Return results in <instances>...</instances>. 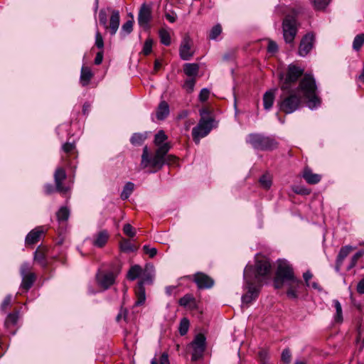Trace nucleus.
I'll use <instances>...</instances> for the list:
<instances>
[{"instance_id":"1","label":"nucleus","mask_w":364,"mask_h":364,"mask_svg":"<svg viewBox=\"0 0 364 364\" xmlns=\"http://www.w3.org/2000/svg\"><path fill=\"white\" fill-rule=\"evenodd\" d=\"M317 87L314 78L310 74L300 80L296 89L281 90L278 105L285 114H291L299 109L304 99L308 107L314 109L320 105L321 100L316 95Z\"/></svg>"},{"instance_id":"2","label":"nucleus","mask_w":364,"mask_h":364,"mask_svg":"<svg viewBox=\"0 0 364 364\" xmlns=\"http://www.w3.org/2000/svg\"><path fill=\"white\" fill-rule=\"evenodd\" d=\"M271 271L272 265L269 259L260 256L256 258L255 267L247 265L244 270V277L246 281H252L254 277L255 282H260L269 276Z\"/></svg>"},{"instance_id":"3","label":"nucleus","mask_w":364,"mask_h":364,"mask_svg":"<svg viewBox=\"0 0 364 364\" xmlns=\"http://www.w3.org/2000/svg\"><path fill=\"white\" fill-rule=\"evenodd\" d=\"M304 69L295 64L288 65L285 73H280L279 75V86L281 90L296 89L297 82L302 78Z\"/></svg>"},{"instance_id":"4","label":"nucleus","mask_w":364,"mask_h":364,"mask_svg":"<svg viewBox=\"0 0 364 364\" xmlns=\"http://www.w3.org/2000/svg\"><path fill=\"white\" fill-rule=\"evenodd\" d=\"M294 274L291 266L285 260H279L274 284L276 289H280L285 282L294 278Z\"/></svg>"},{"instance_id":"5","label":"nucleus","mask_w":364,"mask_h":364,"mask_svg":"<svg viewBox=\"0 0 364 364\" xmlns=\"http://www.w3.org/2000/svg\"><path fill=\"white\" fill-rule=\"evenodd\" d=\"M247 141L255 149L263 151L273 150L277 147V142L274 139L259 134H249Z\"/></svg>"},{"instance_id":"6","label":"nucleus","mask_w":364,"mask_h":364,"mask_svg":"<svg viewBox=\"0 0 364 364\" xmlns=\"http://www.w3.org/2000/svg\"><path fill=\"white\" fill-rule=\"evenodd\" d=\"M206 111L205 109L200 111L201 118L198 125L192 130L193 139L196 144H199L200 139L208 135L212 129L213 121L211 118H205L203 117V114Z\"/></svg>"},{"instance_id":"7","label":"nucleus","mask_w":364,"mask_h":364,"mask_svg":"<svg viewBox=\"0 0 364 364\" xmlns=\"http://www.w3.org/2000/svg\"><path fill=\"white\" fill-rule=\"evenodd\" d=\"M99 21L100 23L105 27V29L109 30L111 35H114L119 26L120 17L119 13L117 10L111 11V16L109 23L107 24V14L105 9H101L99 12Z\"/></svg>"},{"instance_id":"8","label":"nucleus","mask_w":364,"mask_h":364,"mask_svg":"<svg viewBox=\"0 0 364 364\" xmlns=\"http://www.w3.org/2000/svg\"><path fill=\"white\" fill-rule=\"evenodd\" d=\"M163 165V161L155 155L154 156H150L146 146L144 147L140 163L141 169H147V172L154 173L161 169Z\"/></svg>"},{"instance_id":"9","label":"nucleus","mask_w":364,"mask_h":364,"mask_svg":"<svg viewBox=\"0 0 364 364\" xmlns=\"http://www.w3.org/2000/svg\"><path fill=\"white\" fill-rule=\"evenodd\" d=\"M298 31L296 19L293 16H287L282 22L283 37L287 43H293Z\"/></svg>"},{"instance_id":"10","label":"nucleus","mask_w":364,"mask_h":364,"mask_svg":"<svg viewBox=\"0 0 364 364\" xmlns=\"http://www.w3.org/2000/svg\"><path fill=\"white\" fill-rule=\"evenodd\" d=\"M191 346L193 348L191 359L193 361H196L203 357L205 351V337L204 335L198 334L191 343Z\"/></svg>"},{"instance_id":"11","label":"nucleus","mask_w":364,"mask_h":364,"mask_svg":"<svg viewBox=\"0 0 364 364\" xmlns=\"http://www.w3.org/2000/svg\"><path fill=\"white\" fill-rule=\"evenodd\" d=\"M31 267L28 263H23L20 268V273L22 277L21 287L23 289L28 291L36 280V274L30 272Z\"/></svg>"},{"instance_id":"12","label":"nucleus","mask_w":364,"mask_h":364,"mask_svg":"<svg viewBox=\"0 0 364 364\" xmlns=\"http://www.w3.org/2000/svg\"><path fill=\"white\" fill-rule=\"evenodd\" d=\"M116 277V274L112 272L98 271L96 274V281L100 287L107 289L114 283Z\"/></svg>"},{"instance_id":"13","label":"nucleus","mask_w":364,"mask_h":364,"mask_svg":"<svg viewBox=\"0 0 364 364\" xmlns=\"http://www.w3.org/2000/svg\"><path fill=\"white\" fill-rule=\"evenodd\" d=\"M193 42L188 36H186L180 46L179 53L180 57L183 60H188L194 54L192 50Z\"/></svg>"},{"instance_id":"14","label":"nucleus","mask_w":364,"mask_h":364,"mask_svg":"<svg viewBox=\"0 0 364 364\" xmlns=\"http://www.w3.org/2000/svg\"><path fill=\"white\" fill-rule=\"evenodd\" d=\"M314 36L313 33H309L306 34L301 39L299 47V55L306 56L312 49L314 43Z\"/></svg>"},{"instance_id":"15","label":"nucleus","mask_w":364,"mask_h":364,"mask_svg":"<svg viewBox=\"0 0 364 364\" xmlns=\"http://www.w3.org/2000/svg\"><path fill=\"white\" fill-rule=\"evenodd\" d=\"M66 178V173L64 168H58L54 173V181L55 183V189L58 192L65 194L69 191V188L63 184V181Z\"/></svg>"},{"instance_id":"16","label":"nucleus","mask_w":364,"mask_h":364,"mask_svg":"<svg viewBox=\"0 0 364 364\" xmlns=\"http://www.w3.org/2000/svg\"><path fill=\"white\" fill-rule=\"evenodd\" d=\"M151 18V8L146 4H142L138 15V23L139 26L147 28Z\"/></svg>"},{"instance_id":"17","label":"nucleus","mask_w":364,"mask_h":364,"mask_svg":"<svg viewBox=\"0 0 364 364\" xmlns=\"http://www.w3.org/2000/svg\"><path fill=\"white\" fill-rule=\"evenodd\" d=\"M193 280L199 289H209L214 285V280L203 272L195 274Z\"/></svg>"},{"instance_id":"18","label":"nucleus","mask_w":364,"mask_h":364,"mask_svg":"<svg viewBox=\"0 0 364 364\" xmlns=\"http://www.w3.org/2000/svg\"><path fill=\"white\" fill-rule=\"evenodd\" d=\"M158 146L159 147L156 149L154 155L158 157L159 159L163 161V164L165 163L171 164L175 161L176 157L171 155L168 156L166 159H165V156L171 147L168 143H164Z\"/></svg>"},{"instance_id":"19","label":"nucleus","mask_w":364,"mask_h":364,"mask_svg":"<svg viewBox=\"0 0 364 364\" xmlns=\"http://www.w3.org/2000/svg\"><path fill=\"white\" fill-rule=\"evenodd\" d=\"M284 284L287 286V296L290 299H296L298 297L299 289L301 287L302 282L294 277Z\"/></svg>"},{"instance_id":"20","label":"nucleus","mask_w":364,"mask_h":364,"mask_svg":"<svg viewBox=\"0 0 364 364\" xmlns=\"http://www.w3.org/2000/svg\"><path fill=\"white\" fill-rule=\"evenodd\" d=\"M248 285V292L242 296V303L249 304L256 299L258 294V289L254 286L252 281H246Z\"/></svg>"},{"instance_id":"21","label":"nucleus","mask_w":364,"mask_h":364,"mask_svg":"<svg viewBox=\"0 0 364 364\" xmlns=\"http://www.w3.org/2000/svg\"><path fill=\"white\" fill-rule=\"evenodd\" d=\"M136 301L135 306H139L144 304L146 301V291L145 288L142 286L141 283H138L135 288Z\"/></svg>"},{"instance_id":"22","label":"nucleus","mask_w":364,"mask_h":364,"mask_svg":"<svg viewBox=\"0 0 364 364\" xmlns=\"http://www.w3.org/2000/svg\"><path fill=\"white\" fill-rule=\"evenodd\" d=\"M43 232V230L40 228L33 229L27 235L25 240L26 244L32 245L37 243L39 241Z\"/></svg>"},{"instance_id":"23","label":"nucleus","mask_w":364,"mask_h":364,"mask_svg":"<svg viewBox=\"0 0 364 364\" xmlns=\"http://www.w3.org/2000/svg\"><path fill=\"white\" fill-rule=\"evenodd\" d=\"M303 178L309 184H316L321 179V176L319 174L314 173L310 168L306 167L303 171Z\"/></svg>"},{"instance_id":"24","label":"nucleus","mask_w":364,"mask_h":364,"mask_svg":"<svg viewBox=\"0 0 364 364\" xmlns=\"http://www.w3.org/2000/svg\"><path fill=\"white\" fill-rule=\"evenodd\" d=\"M183 72L189 77L195 78L199 72V65L197 63H186L183 65Z\"/></svg>"},{"instance_id":"25","label":"nucleus","mask_w":364,"mask_h":364,"mask_svg":"<svg viewBox=\"0 0 364 364\" xmlns=\"http://www.w3.org/2000/svg\"><path fill=\"white\" fill-rule=\"evenodd\" d=\"M169 114V106L165 101H161L156 110V118L159 120H163Z\"/></svg>"},{"instance_id":"26","label":"nucleus","mask_w":364,"mask_h":364,"mask_svg":"<svg viewBox=\"0 0 364 364\" xmlns=\"http://www.w3.org/2000/svg\"><path fill=\"white\" fill-rule=\"evenodd\" d=\"M108 238V232L106 230H102L96 235L93 245L98 247H102L107 243Z\"/></svg>"},{"instance_id":"27","label":"nucleus","mask_w":364,"mask_h":364,"mask_svg":"<svg viewBox=\"0 0 364 364\" xmlns=\"http://www.w3.org/2000/svg\"><path fill=\"white\" fill-rule=\"evenodd\" d=\"M34 260L43 267L47 265L45 248L41 247L37 248L34 254Z\"/></svg>"},{"instance_id":"28","label":"nucleus","mask_w":364,"mask_h":364,"mask_svg":"<svg viewBox=\"0 0 364 364\" xmlns=\"http://www.w3.org/2000/svg\"><path fill=\"white\" fill-rule=\"evenodd\" d=\"M93 74L88 67H82L81 69L80 74V82L82 86H86L89 84L92 79Z\"/></svg>"},{"instance_id":"29","label":"nucleus","mask_w":364,"mask_h":364,"mask_svg":"<svg viewBox=\"0 0 364 364\" xmlns=\"http://www.w3.org/2000/svg\"><path fill=\"white\" fill-rule=\"evenodd\" d=\"M142 272L143 269H141V267L138 264H135L131 267V268L129 269L127 273V278L128 279L133 281L136 278L141 277Z\"/></svg>"},{"instance_id":"30","label":"nucleus","mask_w":364,"mask_h":364,"mask_svg":"<svg viewBox=\"0 0 364 364\" xmlns=\"http://www.w3.org/2000/svg\"><path fill=\"white\" fill-rule=\"evenodd\" d=\"M274 101V92L272 90L266 92L263 96V103L265 109H269Z\"/></svg>"},{"instance_id":"31","label":"nucleus","mask_w":364,"mask_h":364,"mask_svg":"<svg viewBox=\"0 0 364 364\" xmlns=\"http://www.w3.org/2000/svg\"><path fill=\"white\" fill-rule=\"evenodd\" d=\"M120 249L122 251L125 252H134L137 247L134 246L132 242L127 239H123L120 242Z\"/></svg>"},{"instance_id":"32","label":"nucleus","mask_w":364,"mask_h":364,"mask_svg":"<svg viewBox=\"0 0 364 364\" xmlns=\"http://www.w3.org/2000/svg\"><path fill=\"white\" fill-rule=\"evenodd\" d=\"M70 216V210L66 207H61L56 213L57 219L59 222L67 221Z\"/></svg>"},{"instance_id":"33","label":"nucleus","mask_w":364,"mask_h":364,"mask_svg":"<svg viewBox=\"0 0 364 364\" xmlns=\"http://www.w3.org/2000/svg\"><path fill=\"white\" fill-rule=\"evenodd\" d=\"M141 277V279L138 283H141L142 286H144L145 283L152 282L154 274L151 271H149L148 268L146 267L144 270H143Z\"/></svg>"},{"instance_id":"34","label":"nucleus","mask_w":364,"mask_h":364,"mask_svg":"<svg viewBox=\"0 0 364 364\" xmlns=\"http://www.w3.org/2000/svg\"><path fill=\"white\" fill-rule=\"evenodd\" d=\"M333 302L336 309L335 321L341 323L343 321V313L341 303L338 300H333Z\"/></svg>"},{"instance_id":"35","label":"nucleus","mask_w":364,"mask_h":364,"mask_svg":"<svg viewBox=\"0 0 364 364\" xmlns=\"http://www.w3.org/2000/svg\"><path fill=\"white\" fill-rule=\"evenodd\" d=\"M134 185L132 182H128L125 184L124 189L121 193V198L127 200L134 191Z\"/></svg>"},{"instance_id":"36","label":"nucleus","mask_w":364,"mask_h":364,"mask_svg":"<svg viewBox=\"0 0 364 364\" xmlns=\"http://www.w3.org/2000/svg\"><path fill=\"white\" fill-rule=\"evenodd\" d=\"M146 136L144 134L135 133L132 135L130 141L133 145L139 146L143 144Z\"/></svg>"},{"instance_id":"37","label":"nucleus","mask_w":364,"mask_h":364,"mask_svg":"<svg viewBox=\"0 0 364 364\" xmlns=\"http://www.w3.org/2000/svg\"><path fill=\"white\" fill-rule=\"evenodd\" d=\"M364 43V33H360L357 35L353 40V48L358 51L360 50L361 47Z\"/></svg>"},{"instance_id":"38","label":"nucleus","mask_w":364,"mask_h":364,"mask_svg":"<svg viewBox=\"0 0 364 364\" xmlns=\"http://www.w3.org/2000/svg\"><path fill=\"white\" fill-rule=\"evenodd\" d=\"M159 37L161 43L165 46H169L171 44V36L168 31L166 29H161L159 31Z\"/></svg>"},{"instance_id":"39","label":"nucleus","mask_w":364,"mask_h":364,"mask_svg":"<svg viewBox=\"0 0 364 364\" xmlns=\"http://www.w3.org/2000/svg\"><path fill=\"white\" fill-rule=\"evenodd\" d=\"M189 328V321L186 318H183L181 320L179 325V333L181 336H184L187 333Z\"/></svg>"},{"instance_id":"40","label":"nucleus","mask_w":364,"mask_h":364,"mask_svg":"<svg viewBox=\"0 0 364 364\" xmlns=\"http://www.w3.org/2000/svg\"><path fill=\"white\" fill-rule=\"evenodd\" d=\"M222 33V27L220 24H217L212 28L209 33V38L215 40Z\"/></svg>"},{"instance_id":"41","label":"nucleus","mask_w":364,"mask_h":364,"mask_svg":"<svg viewBox=\"0 0 364 364\" xmlns=\"http://www.w3.org/2000/svg\"><path fill=\"white\" fill-rule=\"evenodd\" d=\"M151 364H170L168 354L163 353L159 360L156 358H153Z\"/></svg>"},{"instance_id":"42","label":"nucleus","mask_w":364,"mask_h":364,"mask_svg":"<svg viewBox=\"0 0 364 364\" xmlns=\"http://www.w3.org/2000/svg\"><path fill=\"white\" fill-rule=\"evenodd\" d=\"M354 249L355 247H353L352 246L350 245L343 247L339 252L338 258L341 260L344 259L348 255V254Z\"/></svg>"},{"instance_id":"43","label":"nucleus","mask_w":364,"mask_h":364,"mask_svg":"<svg viewBox=\"0 0 364 364\" xmlns=\"http://www.w3.org/2000/svg\"><path fill=\"white\" fill-rule=\"evenodd\" d=\"M167 139L166 135L164 131H159L156 135L154 139V143L156 146L164 144V142Z\"/></svg>"},{"instance_id":"44","label":"nucleus","mask_w":364,"mask_h":364,"mask_svg":"<svg viewBox=\"0 0 364 364\" xmlns=\"http://www.w3.org/2000/svg\"><path fill=\"white\" fill-rule=\"evenodd\" d=\"M196 78H188L187 79L183 85V87L186 90V91L189 93L192 92L194 90V86L196 85Z\"/></svg>"},{"instance_id":"45","label":"nucleus","mask_w":364,"mask_h":364,"mask_svg":"<svg viewBox=\"0 0 364 364\" xmlns=\"http://www.w3.org/2000/svg\"><path fill=\"white\" fill-rule=\"evenodd\" d=\"M331 0H314V6L316 10H323L329 4Z\"/></svg>"},{"instance_id":"46","label":"nucleus","mask_w":364,"mask_h":364,"mask_svg":"<svg viewBox=\"0 0 364 364\" xmlns=\"http://www.w3.org/2000/svg\"><path fill=\"white\" fill-rule=\"evenodd\" d=\"M62 149L65 154L69 155H72L75 153V144L74 143L67 142L63 145Z\"/></svg>"},{"instance_id":"47","label":"nucleus","mask_w":364,"mask_h":364,"mask_svg":"<svg viewBox=\"0 0 364 364\" xmlns=\"http://www.w3.org/2000/svg\"><path fill=\"white\" fill-rule=\"evenodd\" d=\"M195 299L192 295L186 294L179 299V304L182 306H187L191 302H194Z\"/></svg>"},{"instance_id":"48","label":"nucleus","mask_w":364,"mask_h":364,"mask_svg":"<svg viewBox=\"0 0 364 364\" xmlns=\"http://www.w3.org/2000/svg\"><path fill=\"white\" fill-rule=\"evenodd\" d=\"M259 183L266 189H268L272 186V179L269 176L263 175L260 179Z\"/></svg>"},{"instance_id":"49","label":"nucleus","mask_w":364,"mask_h":364,"mask_svg":"<svg viewBox=\"0 0 364 364\" xmlns=\"http://www.w3.org/2000/svg\"><path fill=\"white\" fill-rule=\"evenodd\" d=\"M18 318V313L9 314L5 321L6 325H14L17 322Z\"/></svg>"},{"instance_id":"50","label":"nucleus","mask_w":364,"mask_h":364,"mask_svg":"<svg viewBox=\"0 0 364 364\" xmlns=\"http://www.w3.org/2000/svg\"><path fill=\"white\" fill-rule=\"evenodd\" d=\"M364 255V250L359 251L356 252L351 259L350 264L349 265V268H352L355 266L358 260Z\"/></svg>"},{"instance_id":"51","label":"nucleus","mask_w":364,"mask_h":364,"mask_svg":"<svg viewBox=\"0 0 364 364\" xmlns=\"http://www.w3.org/2000/svg\"><path fill=\"white\" fill-rule=\"evenodd\" d=\"M123 231L125 235L129 237H133L135 235V231L130 224H125L123 228Z\"/></svg>"},{"instance_id":"52","label":"nucleus","mask_w":364,"mask_h":364,"mask_svg":"<svg viewBox=\"0 0 364 364\" xmlns=\"http://www.w3.org/2000/svg\"><path fill=\"white\" fill-rule=\"evenodd\" d=\"M291 354L290 350L289 349H284L282 353V360L284 363L289 364L291 361Z\"/></svg>"},{"instance_id":"53","label":"nucleus","mask_w":364,"mask_h":364,"mask_svg":"<svg viewBox=\"0 0 364 364\" xmlns=\"http://www.w3.org/2000/svg\"><path fill=\"white\" fill-rule=\"evenodd\" d=\"M151 49H152V41L151 39H147L144 43L142 52L145 55H147L149 53H151Z\"/></svg>"},{"instance_id":"54","label":"nucleus","mask_w":364,"mask_h":364,"mask_svg":"<svg viewBox=\"0 0 364 364\" xmlns=\"http://www.w3.org/2000/svg\"><path fill=\"white\" fill-rule=\"evenodd\" d=\"M11 304V295H8L6 296L4 301H2L1 304V310L2 311H6V310L8 309L9 306H10Z\"/></svg>"},{"instance_id":"55","label":"nucleus","mask_w":364,"mask_h":364,"mask_svg":"<svg viewBox=\"0 0 364 364\" xmlns=\"http://www.w3.org/2000/svg\"><path fill=\"white\" fill-rule=\"evenodd\" d=\"M95 45L100 49H102L104 47V41L99 31H97L95 34Z\"/></svg>"},{"instance_id":"56","label":"nucleus","mask_w":364,"mask_h":364,"mask_svg":"<svg viewBox=\"0 0 364 364\" xmlns=\"http://www.w3.org/2000/svg\"><path fill=\"white\" fill-rule=\"evenodd\" d=\"M143 249L146 254L149 255L151 258L155 257L157 254V250L154 247H149L147 245H144Z\"/></svg>"},{"instance_id":"57","label":"nucleus","mask_w":364,"mask_h":364,"mask_svg":"<svg viewBox=\"0 0 364 364\" xmlns=\"http://www.w3.org/2000/svg\"><path fill=\"white\" fill-rule=\"evenodd\" d=\"M133 21L129 20L122 25V30L126 33H130L132 31Z\"/></svg>"},{"instance_id":"58","label":"nucleus","mask_w":364,"mask_h":364,"mask_svg":"<svg viewBox=\"0 0 364 364\" xmlns=\"http://www.w3.org/2000/svg\"><path fill=\"white\" fill-rule=\"evenodd\" d=\"M209 95H210V91L207 88L202 89L199 94L200 101L205 102L208 99Z\"/></svg>"},{"instance_id":"59","label":"nucleus","mask_w":364,"mask_h":364,"mask_svg":"<svg viewBox=\"0 0 364 364\" xmlns=\"http://www.w3.org/2000/svg\"><path fill=\"white\" fill-rule=\"evenodd\" d=\"M268 352L266 350H261L259 352V357L262 364H266V360L268 358Z\"/></svg>"},{"instance_id":"60","label":"nucleus","mask_w":364,"mask_h":364,"mask_svg":"<svg viewBox=\"0 0 364 364\" xmlns=\"http://www.w3.org/2000/svg\"><path fill=\"white\" fill-rule=\"evenodd\" d=\"M267 50L269 53H275L278 50V46L275 42L270 41L268 43Z\"/></svg>"},{"instance_id":"61","label":"nucleus","mask_w":364,"mask_h":364,"mask_svg":"<svg viewBox=\"0 0 364 364\" xmlns=\"http://www.w3.org/2000/svg\"><path fill=\"white\" fill-rule=\"evenodd\" d=\"M357 292L360 294H364V278H363L357 284Z\"/></svg>"},{"instance_id":"62","label":"nucleus","mask_w":364,"mask_h":364,"mask_svg":"<svg viewBox=\"0 0 364 364\" xmlns=\"http://www.w3.org/2000/svg\"><path fill=\"white\" fill-rule=\"evenodd\" d=\"M312 277H313V275L309 271H307L304 273L303 277H304V279L305 281L306 286H308V287L310 286L309 280L312 278Z\"/></svg>"},{"instance_id":"63","label":"nucleus","mask_w":364,"mask_h":364,"mask_svg":"<svg viewBox=\"0 0 364 364\" xmlns=\"http://www.w3.org/2000/svg\"><path fill=\"white\" fill-rule=\"evenodd\" d=\"M102 60H103V52L100 51L96 55V57L95 58V63L96 65H100L102 63Z\"/></svg>"},{"instance_id":"64","label":"nucleus","mask_w":364,"mask_h":364,"mask_svg":"<svg viewBox=\"0 0 364 364\" xmlns=\"http://www.w3.org/2000/svg\"><path fill=\"white\" fill-rule=\"evenodd\" d=\"M44 188H45L46 193L48 195L53 193L55 191L54 187L51 184H46Z\"/></svg>"}]
</instances>
